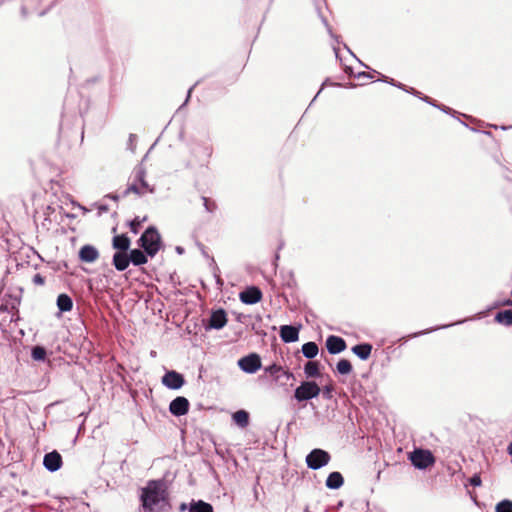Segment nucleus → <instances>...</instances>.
Returning a JSON list of instances; mask_svg holds the SVG:
<instances>
[{"mask_svg": "<svg viewBox=\"0 0 512 512\" xmlns=\"http://www.w3.org/2000/svg\"><path fill=\"white\" fill-rule=\"evenodd\" d=\"M140 501L143 512H167L170 509L164 484L160 480H151L141 488Z\"/></svg>", "mask_w": 512, "mask_h": 512, "instance_id": "obj_1", "label": "nucleus"}, {"mask_svg": "<svg viewBox=\"0 0 512 512\" xmlns=\"http://www.w3.org/2000/svg\"><path fill=\"white\" fill-rule=\"evenodd\" d=\"M137 244L149 257L153 258L162 246L161 235L156 227L150 226L140 236Z\"/></svg>", "mask_w": 512, "mask_h": 512, "instance_id": "obj_2", "label": "nucleus"}, {"mask_svg": "<svg viewBox=\"0 0 512 512\" xmlns=\"http://www.w3.org/2000/svg\"><path fill=\"white\" fill-rule=\"evenodd\" d=\"M320 387L314 381H303L295 389L294 397L298 402L307 401L317 397L320 394Z\"/></svg>", "mask_w": 512, "mask_h": 512, "instance_id": "obj_3", "label": "nucleus"}, {"mask_svg": "<svg viewBox=\"0 0 512 512\" xmlns=\"http://www.w3.org/2000/svg\"><path fill=\"white\" fill-rule=\"evenodd\" d=\"M330 459V454L327 451L315 448L306 456V464L308 468L318 470L326 466Z\"/></svg>", "mask_w": 512, "mask_h": 512, "instance_id": "obj_4", "label": "nucleus"}, {"mask_svg": "<svg viewBox=\"0 0 512 512\" xmlns=\"http://www.w3.org/2000/svg\"><path fill=\"white\" fill-rule=\"evenodd\" d=\"M410 460L416 468L425 469L434 463V456L428 450L418 449L411 454Z\"/></svg>", "mask_w": 512, "mask_h": 512, "instance_id": "obj_5", "label": "nucleus"}, {"mask_svg": "<svg viewBox=\"0 0 512 512\" xmlns=\"http://www.w3.org/2000/svg\"><path fill=\"white\" fill-rule=\"evenodd\" d=\"M239 368L249 374L255 373L261 368V358L256 353H251L238 360Z\"/></svg>", "mask_w": 512, "mask_h": 512, "instance_id": "obj_6", "label": "nucleus"}, {"mask_svg": "<svg viewBox=\"0 0 512 512\" xmlns=\"http://www.w3.org/2000/svg\"><path fill=\"white\" fill-rule=\"evenodd\" d=\"M185 383V379L182 374L171 370L164 374L162 377V384L172 390L180 389Z\"/></svg>", "mask_w": 512, "mask_h": 512, "instance_id": "obj_7", "label": "nucleus"}, {"mask_svg": "<svg viewBox=\"0 0 512 512\" xmlns=\"http://www.w3.org/2000/svg\"><path fill=\"white\" fill-rule=\"evenodd\" d=\"M189 401L183 396H178L170 402L169 411L176 417L183 416L189 411Z\"/></svg>", "mask_w": 512, "mask_h": 512, "instance_id": "obj_8", "label": "nucleus"}, {"mask_svg": "<svg viewBox=\"0 0 512 512\" xmlns=\"http://www.w3.org/2000/svg\"><path fill=\"white\" fill-rule=\"evenodd\" d=\"M239 298L244 304H256L262 299V292L258 287L251 286L242 291Z\"/></svg>", "mask_w": 512, "mask_h": 512, "instance_id": "obj_9", "label": "nucleus"}, {"mask_svg": "<svg viewBox=\"0 0 512 512\" xmlns=\"http://www.w3.org/2000/svg\"><path fill=\"white\" fill-rule=\"evenodd\" d=\"M62 463V456L56 450L45 454L43 458V465L50 472L58 471L61 468Z\"/></svg>", "mask_w": 512, "mask_h": 512, "instance_id": "obj_10", "label": "nucleus"}, {"mask_svg": "<svg viewBox=\"0 0 512 512\" xmlns=\"http://www.w3.org/2000/svg\"><path fill=\"white\" fill-rule=\"evenodd\" d=\"M347 345L343 338L330 335L326 339V348L330 354H339L346 349Z\"/></svg>", "mask_w": 512, "mask_h": 512, "instance_id": "obj_11", "label": "nucleus"}, {"mask_svg": "<svg viewBox=\"0 0 512 512\" xmlns=\"http://www.w3.org/2000/svg\"><path fill=\"white\" fill-rule=\"evenodd\" d=\"M227 323V314L223 309L214 311L208 321V328L210 329H222Z\"/></svg>", "mask_w": 512, "mask_h": 512, "instance_id": "obj_12", "label": "nucleus"}, {"mask_svg": "<svg viewBox=\"0 0 512 512\" xmlns=\"http://www.w3.org/2000/svg\"><path fill=\"white\" fill-rule=\"evenodd\" d=\"M280 337L285 343L296 342L299 338V329L293 325H282L280 327Z\"/></svg>", "mask_w": 512, "mask_h": 512, "instance_id": "obj_13", "label": "nucleus"}, {"mask_svg": "<svg viewBox=\"0 0 512 512\" xmlns=\"http://www.w3.org/2000/svg\"><path fill=\"white\" fill-rule=\"evenodd\" d=\"M79 258L82 262L93 263L99 258V252L92 245H84L79 251Z\"/></svg>", "mask_w": 512, "mask_h": 512, "instance_id": "obj_14", "label": "nucleus"}, {"mask_svg": "<svg viewBox=\"0 0 512 512\" xmlns=\"http://www.w3.org/2000/svg\"><path fill=\"white\" fill-rule=\"evenodd\" d=\"M112 264L118 271H124L130 264V256L128 252L117 251L113 255Z\"/></svg>", "mask_w": 512, "mask_h": 512, "instance_id": "obj_15", "label": "nucleus"}, {"mask_svg": "<svg viewBox=\"0 0 512 512\" xmlns=\"http://www.w3.org/2000/svg\"><path fill=\"white\" fill-rule=\"evenodd\" d=\"M265 372L270 374L271 376H273L276 381H280L281 378H284L285 380H289L290 378L293 377L292 373H290L288 371H284L281 366H278L276 364H272V365L266 367Z\"/></svg>", "mask_w": 512, "mask_h": 512, "instance_id": "obj_16", "label": "nucleus"}, {"mask_svg": "<svg viewBox=\"0 0 512 512\" xmlns=\"http://www.w3.org/2000/svg\"><path fill=\"white\" fill-rule=\"evenodd\" d=\"M130 245V238L126 234L115 235L112 239V247L117 251L128 252Z\"/></svg>", "mask_w": 512, "mask_h": 512, "instance_id": "obj_17", "label": "nucleus"}, {"mask_svg": "<svg viewBox=\"0 0 512 512\" xmlns=\"http://www.w3.org/2000/svg\"><path fill=\"white\" fill-rule=\"evenodd\" d=\"M130 263L135 266H141L148 262V257L144 250L132 249L129 251Z\"/></svg>", "mask_w": 512, "mask_h": 512, "instance_id": "obj_18", "label": "nucleus"}, {"mask_svg": "<svg viewBox=\"0 0 512 512\" xmlns=\"http://www.w3.org/2000/svg\"><path fill=\"white\" fill-rule=\"evenodd\" d=\"M352 352L361 360H367L372 352V345L369 343H361L352 347Z\"/></svg>", "mask_w": 512, "mask_h": 512, "instance_id": "obj_19", "label": "nucleus"}, {"mask_svg": "<svg viewBox=\"0 0 512 512\" xmlns=\"http://www.w3.org/2000/svg\"><path fill=\"white\" fill-rule=\"evenodd\" d=\"M344 483V478L340 472H331L326 479V486L329 489H339Z\"/></svg>", "mask_w": 512, "mask_h": 512, "instance_id": "obj_20", "label": "nucleus"}, {"mask_svg": "<svg viewBox=\"0 0 512 512\" xmlns=\"http://www.w3.org/2000/svg\"><path fill=\"white\" fill-rule=\"evenodd\" d=\"M135 181H137L140 185V189L145 192H154V188L150 187V185L145 180V170L143 168H139L135 172Z\"/></svg>", "mask_w": 512, "mask_h": 512, "instance_id": "obj_21", "label": "nucleus"}, {"mask_svg": "<svg viewBox=\"0 0 512 512\" xmlns=\"http://www.w3.org/2000/svg\"><path fill=\"white\" fill-rule=\"evenodd\" d=\"M57 307L60 312H68L73 308V301L67 294H60L57 297Z\"/></svg>", "mask_w": 512, "mask_h": 512, "instance_id": "obj_22", "label": "nucleus"}, {"mask_svg": "<svg viewBox=\"0 0 512 512\" xmlns=\"http://www.w3.org/2000/svg\"><path fill=\"white\" fill-rule=\"evenodd\" d=\"M189 512H214L211 504L202 500L192 501L189 506Z\"/></svg>", "mask_w": 512, "mask_h": 512, "instance_id": "obj_23", "label": "nucleus"}, {"mask_svg": "<svg viewBox=\"0 0 512 512\" xmlns=\"http://www.w3.org/2000/svg\"><path fill=\"white\" fill-rule=\"evenodd\" d=\"M234 422L241 428L249 425V413L245 410H238L232 416Z\"/></svg>", "mask_w": 512, "mask_h": 512, "instance_id": "obj_24", "label": "nucleus"}, {"mask_svg": "<svg viewBox=\"0 0 512 512\" xmlns=\"http://www.w3.org/2000/svg\"><path fill=\"white\" fill-rule=\"evenodd\" d=\"M318 345L315 342H307L302 346V353L308 359H313L318 354Z\"/></svg>", "mask_w": 512, "mask_h": 512, "instance_id": "obj_25", "label": "nucleus"}, {"mask_svg": "<svg viewBox=\"0 0 512 512\" xmlns=\"http://www.w3.org/2000/svg\"><path fill=\"white\" fill-rule=\"evenodd\" d=\"M495 320L503 325L512 326V310L499 311L495 316Z\"/></svg>", "mask_w": 512, "mask_h": 512, "instance_id": "obj_26", "label": "nucleus"}, {"mask_svg": "<svg viewBox=\"0 0 512 512\" xmlns=\"http://www.w3.org/2000/svg\"><path fill=\"white\" fill-rule=\"evenodd\" d=\"M304 372L307 377H317L320 374L319 363L316 361H309L304 366Z\"/></svg>", "mask_w": 512, "mask_h": 512, "instance_id": "obj_27", "label": "nucleus"}, {"mask_svg": "<svg viewBox=\"0 0 512 512\" xmlns=\"http://www.w3.org/2000/svg\"><path fill=\"white\" fill-rule=\"evenodd\" d=\"M337 372L341 375H348L352 372L353 367L349 360L341 359L336 365Z\"/></svg>", "mask_w": 512, "mask_h": 512, "instance_id": "obj_28", "label": "nucleus"}, {"mask_svg": "<svg viewBox=\"0 0 512 512\" xmlns=\"http://www.w3.org/2000/svg\"><path fill=\"white\" fill-rule=\"evenodd\" d=\"M46 349L43 346L36 345L31 350V357L34 361H44L46 359Z\"/></svg>", "mask_w": 512, "mask_h": 512, "instance_id": "obj_29", "label": "nucleus"}, {"mask_svg": "<svg viewBox=\"0 0 512 512\" xmlns=\"http://www.w3.org/2000/svg\"><path fill=\"white\" fill-rule=\"evenodd\" d=\"M496 512H512V501L505 499L500 501L495 508Z\"/></svg>", "mask_w": 512, "mask_h": 512, "instance_id": "obj_30", "label": "nucleus"}, {"mask_svg": "<svg viewBox=\"0 0 512 512\" xmlns=\"http://www.w3.org/2000/svg\"><path fill=\"white\" fill-rule=\"evenodd\" d=\"M130 193H135L138 195H143L144 191L140 189L138 182L134 180L132 184H130L127 189L123 193V197H126Z\"/></svg>", "mask_w": 512, "mask_h": 512, "instance_id": "obj_31", "label": "nucleus"}, {"mask_svg": "<svg viewBox=\"0 0 512 512\" xmlns=\"http://www.w3.org/2000/svg\"><path fill=\"white\" fill-rule=\"evenodd\" d=\"M146 217L143 219H140L139 217H135L133 220L129 222L130 231L134 234H137L139 232V229L141 227V224L146 221Z\"/></svg>", "mask_w": 512, "mask_h": 512, "instance_id": "obj_32", "label": "nucleus"}, {"mask_svg": "<svg viewBox=\"0 0 512 512\" xmlns=\"http://www.w3.org/2000/svg\"><path fill=\"white\" fill-rule=\"evenodd\" d=\"M204 202V207L208 212H213L216 209V204L214 202H210L208 198L202 197Z\"/></svg>", "mask_w": 512, "mask_h": 512, "instance_id": "obj_33", "label": "nucleus"}, {"mask_svg": "<svg viewBox=\"0 0 512 512\" xmlns=\"http://www.w3.org/2000/svg\"><path fill=\"white\" fill-rule=\"evenodd\" d=\"M45 282V279L43 276H41L39 273L35 274L33 276V283L36 285H43Z\"/></svg>", "mask_w": 512, "mask_h": 512, "instance_id": "obj_34", "label": "nucleus"}, {"mask_svg": "<svg viewBox=\"0 0 512 512\" xmlns=\"http://www.w3.org/2000/svg\"><path fill=\"white\" fill-rule=\"evenodd\" d=\"M470 484L474 487L481 485V478L479 475H474L470 478Z\"/></svg>", "mask_w": 512, "mask_h": 512, "instance_id": "obj_35", "label": "nucleus"}, {"mask_svg": "<svg viewBox=\"0 0 512 512\" xmlns=\"http://www.w3.org/2000/svg\"><path fill=\"white\" fill-rule=\"evenodd\" d=\"M331 390H332V389H331L330 387H328V386H326V387L324 388V396H325L326 398H330V397H331V395H330Z\"/></svg>", "mask_w": 512, "mask_h": 512, "instance_id": "obj_36", "label": "nucleus"}, {"mask_svg": "<svg viewBox=\"0 0 512 512\" xmlns=\"http://www.w3.org/2000/svg\"><path fill=\"white\" fill-rule=\"evenodd\" d=\"M388 82H389L390 84L394 85V86H397V87H399V88H403V85H402L401 83L396 84V83L394 82V80H393V79H391V80H390V81H388Z\"/></svg>", "mask_w": 512, "mask_h": 512, "instance_id": "obj_37", "label": "nucleus"}, {"mask_svg": "<svg viewBox=\"0 0 512 512\" xmlns=\"http://www.w3.org/2000/svg\"><path fill=\"white\" fill-rule=\"evenodd\" d=\"M176 252H177L178 254H180V255H181V254H183V253H184V248H183V247H181V246H177V247H176Z\"/></svg>", "mask_w": 512, "mask_h": 512, "instance_id": "obj_38", "label": "nucleus"}, {"mask_svg": "<svg viewBox=\"0 0 512 512\" xmlns=\"http://www.w3.org/2000/svg\"><path fill=\"white\" fill-rule=\"evenodd\" d=\"M187 508H188L187 504L182 503V504L180 505V507H179V510H180L181 512H183V511H185Z\"/></svg>", "mask_w": 512, "mask_h": 512, "instance_id": "obj_39", "label": "nucleus"}, {"mask_svg": "<svg viewBox=\"0 0 512 512\" xmlns=\"http://www.w3.org/2000/svg\"><path fill=\"white\" fill-rule=\"evenodd\" d=\"M106 197L111 198V199H113V200H115V201H117V200L119 199V196H118V195H113V194H109V195H107Z\"/></svg>", "mask_w": 512, "mask_h": 512, "instance_id": "obj_40", "label": "nucleus"}, {"mask_svg": "<svg viewBox=\"0 0 512 512\" xmlns=\"http://www.w3.org/2000/svg\"><path fill=\"white\" fill-rule=\"evenodd\" d=\"M507 451L512 456V442L508 445Z\"/></svg>", "mask_w": 512, "mask_h": 512, "instance_id": "obj_41", "label": "nucleus"}, {"mask_svg": "<svg viewBox=\"0 0 512 512\" xmlns=\"http://www.w3.org/2000/svg\"><path fill=\"white\" fill-rule=\"evenodd\" d=\"M422 99H423V100H425L426 102H429L430 104H432V105L436 106L433 102H431V101H430V99H429L427 96H425V97H424V98H422Z\"/></svg>", "mask_w": 512, "mask_h": 512, "instance_id": "obj_42", "label": "nucleus"}, {"mask_svg": "<svg viewBox=\"0 0 512 512\" xmlns=\"http://www.w3.org/2000/svg\"><path fill=\"white\" fill-rule=\"evenodd\" d=\"M358 76H359V77H360V76H363V77H371V76H370L368 73H366V72L360 73Z\"/></svg>", "mask_w": 512, "mask_h": 512, "instance_id": "obj_43", "label": "nucleus"}, {"mask_svg": "<svg viewBox=\"0 0 512 512\" xmlns=\"http://www.w3.org/2000/svg\"><path fill=\"white\" fill-rule=\"evenodd\" d=\"M134 139H135V135L131 134V135L129 136V142H130V144H131V143H133V140H134Z\"/></svg>", "mask_w": 512, "mask_h": 512, "instance_id": "obj_44", "label": "nucleus"}, {"mask_svg": "<svg viewBox=\"0 0 512 512\" xmlns=\"http://www.w3.org/2000/svg\"><path fill=\"white\" fill-rule=\"evenodd\" d=\"M100 210H102V211H108V207H107V206L102 205V206H100Z\"/></svg>", "mask_w": 512, "mask_h": 512, "instance_id": "obj_45", "label": "nucleus"}, {"mask_svg": "<svg viewBox=\"0 0 512 512\" xmlns=\"http://www.w3.org/2000/svg\"><path fill=\"white\" fill-rule=\"evenodd\" d=\"M411 93H413V94H415V95L420 94V92H418V91L414 90L413 88H411Z\"/></svg>", "mask_w": 512, "mask_h": 512, "instance_id": "obj_46", "label": "nucleus"}, {"mask_svg": "<svg viewBox=\"0 0 512 512\" xmlns=\"http://www.w3.org/2000/svg\"><path fill=\"white\" fill-rule=\"evenodd\" d=\"M192 89H193V87H191V88L188 90V96H187V98H189V97H190V94H191ZM187 100H188V99H186V101H187Z\"/></svg>", "mask_w": 512, "mask_h": 512, "instance_id": "obj_47", "label": "nucleus"}, {"mask_svg": "<svg viewBox=\"0 0 512 512\" xmlns=\"http://www.w3.org/2000/svg\"><path fill=\"white\" fill-rule=\"evenodd\" d=\"M505 304L506 305H512V300H507Z\"/></svg>", "mask_w": 512, "mask_h": 512, "instance_id": "obj_48", "label": "nucleus"}, {"mask_svg": "<svg viewBox=\"0 0 512 512\" xmlns=\"http://www.w3.org/2000/svg\"><path fill=\"white\" fill-rule=\"evenodd\" d=\"M442 110H443L444 112H447L448 110H450V108H448V107H443V108H442Z\"/></svg>", "mask_w": 512, "mask_h": 512, "instance_id": "obj_49", "label": "nucleus"}, {"mask_svg": "<svg viewBox=\"0 0 512 512\" xmlns=\"http://www.w3.org/2000/svg\"><path fill=\"white\" fill-rule=\"evenodd\" d=\"M424 333H425V332H419V333L414 334V336L422 335V334H424Z\"/></svg>", "mask_w": 512, "mask_h": 512, "instance_id": "obj_50", "label": "nucleus"}, {"mask_svg": "<svg viewBox=\"0 0 512 512\" xmlns=\"http://www.w3.org/2000/svg\"><path fill=\"white\" fill-rule=\"evenodd\" d=\"M321 90H322V88H321L320 90H318V93L316 94V96L314 97V99L319 95V93H321Z\"/></svg>", "mask_w": 512, "mask_h": 512, "instance_id": "obj_51", "label": "nucleus"}, {"mask_svg": "<svg viewBox=\"0 0 512 512\" xmlns=\"http://www.w3.org/2000/svg\"><path fill=\"white\" fill-rule=\"evenodd\" d=\"M450 325H443L441 326V328H446V327H449Z\"/></svg>", "mask_w": 512, "mask_h": 512, "instance_id": "obj_52", "label": "nucleus"}]
</instances>
